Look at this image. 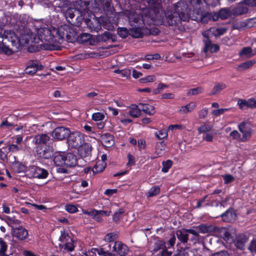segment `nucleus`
<instances>
[{
  "label": "nucleus",
  "mask_w": 256,
  "mask_h": 256,
  "mask_svg": "<svg viewBox=\"0 0 256 256\" xmlns=\"http://www.w3.org/2000/svg\"><path fill=\"white\" fill-rule=\"evenodd\" d=\"M98 96V90L97 92H91L87 93L86 96L89 100H96L97 96Z\"/></svg>",
  "instance_id": "obj_53"
},
{
  "label": "nucleus",
  "mask_w": 256,
  "mask_h": 256,
  "mask_svg": "<svg viewBox=\"0 0 256 256\" xmlns=\"http://www.w3.org/2000/svg\"><path fill=\"white\" fill-rule=\"evenodd\" d=\"M44 66L37 60H30L26 68L24 70L25 73L34 75L38 71L43 70Z\"/></svg>",
  "instance_id": "obj_10"
},
{
  "label": "nucleus",
  "mask_w": 256,
  "mask_h": 256,
  "mask_svg": "<svg viewBox=\"0 0 256 256\" xmlns=\"http://www.w3.org/2000/svg\"><path fill=\"white\" fill-rule=\"evenodd\" d=\"M176 234L178 240L182 243L185 244L188 240V233L186 229H182L176 231Z\"/></svg>",
  "instance_id": "obj_23"
},
{
  "label": "nucleus",
  "mask_w": 256,
  "mask_h": 256,
  "mask_svg": "<svg viewBox=\"0 0 256 256\" xmlns=\"http://www.w3.org/2000/svg\"><path fill=\"white\" fill-rule=\"evenodd\" d=\"M28 168L22 164H18L16 166V169L15 170L16 172L19 174H25L26 176V170Z\"/></svg>",
  "instance_id": "obj_50"
},
{
  "label": "nucleus",
  "mask_w": 256,
  "mask_h": 256,
  "mask_svg": "<svg viewBox=\"0 0 256 256\" xmlns=\"http://www.w3.org/2000/svg\"><path fill=\"white\" fill-rule=\"evenodd\" d=\"M140 106H141L140 108L141 112H144L149 116H152L156 112L154 107L152 105L147 104L140 103Z\"/></svg>",
  "instance_id": "obj_24"
},
{
  "label": "nucleus",
  "mask_w": 256,
  "mask_h": 256,
  "mask_svg": "<svg viewBox=\"0 0 256 256\" xmlns=\"http://www.w3.org/2000/svg\"><path fill=\"white\" fill-rule=\"evenodd\" d=\"M218 14L220 18L222 20H225L230 16V12L226 8L222 9Z\"/></svg>",
  "instance_id": "obj_39"
},
{
  "label": "nucleus",
  "mask_w": 256,
  "mask_h": 256,
  "mask_svg": "<svg viewBox=\"0 0 256 256\" xmlns=\"http://www.w3.org/2000/svg\"><path fill=\"white\" fill-rule=\"evenodd\" d=\"M166 144L164 142H157L156 146L155 153L156 157L161 156L164 154Z\"/></svg>",
  "instance_id": "obj_28"
},
{
  "label": "nucleus",
  "mask_w": 256,
  "mask_h": 256,
  "mask_svg": "<svg viewBox=\"0 0 256 256\" xmlns=\"http://www.w3.org/2000/svg\"><path fill=\"white\" fill-rule=\"evenodd\" d=\"M36 154L41 158L48 159L53 156L54 149L49 144L42 146L40 148H36Z\"/></svg>",
  "instance_id": "obj_15"
},
{
  "label": "nucleus",
  "mask_w": 256,
  "mask_h": 256,
  "mask_svg": "<svg viewBox=\"0 0 256 256\" xmlns=\"http://www.w3.org/2000/svg\"><path fill=\"white\" fill-rule=\"evenodd\" d=\"M76 39L80 43L88 44L90 46H94L98 42L96 37L88 33H84L80 34Z\"/></svg>",
  "instance_id": "obj_14"
},
{
  "label": "nucleus",
  "mask_w": 256,
  "mask_h": 256,
  "mask_svg": "<svg viewBox=\"0 0 256 256\" xmlns=\"http://www.w3.org/2000/svg\"><path fill=\"white\" fill-rule=\"evenodd\" d=\"M208 2L204 0H190L188 6L180 1L174 6L173 20L168 17L170 25L176 24L180 20H188L190 18L192 20H201L205 22V18H208L216 21L219 18L218 13H208L205 12Z\"/></svg>",
  "instance_id": "obj_2"
},
{
  "label": "nucleus",
  "mask_w": 256,
  "mask_h": 256,
  "mask_svg": "<svg viewBox=\"0 0 256 256\" xmlns=\"http://www.w3.org/2000/svg\"><path fill=\"white\" fill-rule=\"evenodd\" d=\"M196 104L194 102H191L188 104L180 108L179 112L182 114H186L192 112L196 107Z\"/></svg>",
  "instance_id": "obj_27"
},
{
  "label": "nucleus",
  "mask_w": 256,
  "mask_h": 256,
  "mask_svg": "<svg viewBox=\"0 0 256 256\" xmlns=\"http://www.w3.org/2000/svg\"><path fill=\"white\" fill-rule=\"evenodd\" d=\"M113 252L116 256H126L129 252L128 246L120 241L116 242L112 246Z\"/></svg>",
  "instance_id": "obj_12"
},
{
  "label": "nucleus",
  "mask_w": 256,
  "mask_h": 256,
  "mask_svg": "<svg viewBox=\"0 0 256 256\" xmlns=\"http://www.w3.org/2000/svg\"><path fill=\"white\" fill-rule=\"evenodd\" d=\"M14 237L20 240H26L28 237V230L22 226H20L12 230Z\"/></svg>",
  "instance_id": "obj_16"
},
{
  "label": "nucleus",
  "mask_w": 256,
  "mask_h": 256,
  "mask_svg": "<svg viewBox=\"0 0 256 256\" xmlns=\"http://www.w3.org/2000/svg\"><path fill=\"white\" fill-rule=\"evenodd\" d=\"M4 220L12 228V229L20 226L21 222L20 220L15 218L14 217L10 216H6Z\"/></svg>",
  "instance_id": "obj_25"
},
{
  "label": "nucleus",
  "mask_w": 256,
  "mask_h": 256,
  "mask_svg": "<svg viewBox=\"0 0 256 256\" xmlns=\"http://www.w3.org/2000/svg\"><path fill=\"white\" fill-rule=\"evenodd\" d=\"M226 87V84L223 82H216L213 88L210 93V95H215L219 94L222 90Z\"/></svg>",
  "instance_id": "obj_26"
},
{
  "label": "nucleus",
  "mask_w": 256,
  "mask_h": 256,
  "mask_svg": "<svg viewBox=\"0 0 256 256\" xmlns=\"http://www.w3.org/2000/svg\"><path fill=\"white\" fill-rule=\"evenodd\" d=\"M87 25L89 26L90 28L92 30L98 32L101 28V25L100 23L96 20H94V22H95V25L93 24V23H91L90 24L89 22H87Z\"/></svg>",
  "instance_id": "obj_40"
},
{
  "label": "nucleus",
  "mask_w": 256,
  "mask_h": 256,
  "mask_svg": "<svg viewBox=\"0 0 256 256\" xmlns=\"http://www.w3.org/2000/svg\"><path fill=\"white\" fill-rule=\"evenodd\" d=\"M124 212V211L122 209H120L118 212H114L113 215V220L114 221L117 222L120 220L122 218V214Z\"/></svg>",
  "instance_id": "obj_52"
},
{
  "label": "nucleus",
  "mask_w": 256,
  "mask_h": 256,
  "mask_svg": "<svg viewBox=\"0 0 256 256\" xmlns=\"http://www.w3.org/2000/svg\"><path fill=\"white\" fill-rule=\"evenodd\" d=\"M176 238L175 234H174V232H172V233H171L170 234V239L168 240V243H167L168 245V248H169L170 247H172L176 243Z\"/></svg>",
  "instance_id": "obj_46"
},
{
  "label": "nucleus",
  "mask_w": 256,
  "mask_h": 256,
  "mask_svg": "<svg viewBox=\"0 0 256 256\" xmlns=\"http://www.w3.org/2000/svg\"><path fill=\"white\" fill-rule=\"evenodd\" d=\"M70 134V130L65 127L60 126L56 128L52 132V136L54 139L62 140L68 138Z\"/></svg>",
  "instance_id": "obj_13"
},
{
  "label": "nucleus",
  "mask_w": 256,
  "mask_h": 256,
  "mask_svg": "<svg viewBox=\"0 0 256 256\" xmlns=\"http://www.w3.org/2000/svg\"><path fill=\"white\" fill-rule=\"evenodd\" d=\"M8 150L10 152H16L21 150L16 144H10L8 146Z\"/></svg>",
  "instance_id": "obj_57"
},
{
  "label": "nucleus",
  "mask_w": 256,
  "mask_h": 256,
  "mask_svg": "<svg viewBox=\"0 0 256 256\" xmlns=\"http://www.w3.org/2000/svg\"><path fill=\"white\" fill-rule=\"evenodd\" d=\"M106 166V164L104 160L98 161L92 170L94 174L100 172L104 170Z\"/></svg>",
  "instance_id": "obj_29"
},
{
  "label": "nucleus",
  "mask_w": 256,
  "mask_h": 256,
  "mask_svg": "<svg viewBox=\"0 0 256 256\" xmlns=\"http://www.w3.org/2000/svg\"><path fill=\"white\" fill-rule=\"evenodd\" d=\"M222 176L225 184L231 182L234 180V177L230 174H226Z\"/></svg>",
  "instance_id": "obj_62"
},
{
  "label": "nucleus",
  "mask_w": 256,
  "mask_h": 256,
  "mask_svg": "<svg viewBox=\"0 0 256 256\" xmlns=\"http://www.w3.org/2000/svg\"><path fill=\"white\" fill-rule=\"evenodd\" d=\"M223 238L228 243H232L234 242V238L228 231H224L223 234Z\"/></svg>",
  "instance_id": "obj_45"
},
{
  "label": "nucleus",
  "mask_w": 256,
  "mask_h": 256,
  "mask_svg": "<svg viewBox=\"0 0 256 256\" xmlns=\"http://www.w3.org/2000/svg\"><path fill=\"white\" fill-rule=\"evenodd\" d=\"M248 238L244 234H240L237 236L236 240H234V242L236 247L239 249H243L246 242L248 241Z\"/></svg>",
  "instance_id": "obj_20"
},
{
  "label": "nucleus",
  "mask_w": 256,
  "mask_h": 256,
  "mask_svg": "<svg viewBox=\"0 0 256 256\" xmlns=\"http://www.w3.org/2000/svg\"><path fill=\"white\" fill-rule=\"evenodd\" d=\"M229 109L228 108H220L218 110H214L212 113L215 116H218L228 111Z\"/></svg>",
  "instance_id": "obj_61"
},
{
  "label": "nucleus",
  "mask_w": 256,
  "mask_h": 256,
  "mask_svg": "<svg viewBox=\"0 0 256 256\" xmlns=\"http://www.w3.org/2000/svg\"><path fill=\"white\" fill-rule=\"evenodd\" d=\"M59 240L60 242L59 244L60 248L66 250L70 252H72L74 250V246L72 240L64 231L60 232V236Z\"/></svg>",
  "instance_id": "obj_7"
},
{
  "label": "nucleus",
  "mask_w": 256,
  "mask_h": 256,
  "mask_svg": "<svg viewBox=\"0 0 256 256\" xmlns=\"http://www.w3.org/2000/svg\"><path fill=\"white\" fill-rule=\"evenodd\" d=\"M118 35L122 38H125L129 34V31L126 28H119L118 30Z\"/></svg>",
  "instance_id": "obj_49"
},
{
  "label": "nucleus",
  "mask_w": 256,
  "mask_h": 256,
  "mask_svg": "<svg viewBox=\"0 0 256 256\" xmlns=\"http://www.w3.org/2000/svg\"><path fill=\"white\" fill-rule=\"evenodd\" d=\"M82 10H84V8H80L78 9V10L75 8H68L66 12V18H70L72 20L74 18L76 12L79 13L80 11Z\"/></svg>",
  "instance_id": "obj_35"
},
{
  "label": "nucleus",
  "mask_w": 256,
  "mask_h": 256,
  "mask_svg": "<svg viewBox=\"0 0 256 256\" xmlns=\"http://www.w3.org/2000/svg\"><path fill=\"white\" fill-rule=\"evenodd\" d=\"M146 58L147 60H158L160 58V56L158 54H148L146 56Z\"/></svg>",
  "instance_id": "obj_60"
},
{
  "label": "nucleus",
  "mask_w": 256,
  "mask_h": 256,
  "mask_svg": "<svg viewBox=\"0 0 256 256\" xmlns=\"http://www.w3.org/2000/svg\"><path fill=\"white\" fill-rule=\"evenodd\" d=\"M104 50V49H102ZM118 51L116 49H112L111 50H100L98 52H92L88 53H82L77 56L78 58L84 59L87 58H104L114 53L118 52Z\"/></svg>",
  "instance_id": "obj_6"
},
{
  "label": "nucleus",
  "mask_w": 256,
  "mask_h": 256,
  "mask_svg": "<svg viewBox=\"0 0 256 256\" xmlns=\"http://www.w3.org/2000/svg\"><path fill=\"white\" fill-rule=\"evenodd\" d=\"M114 72L120 75L122 78H128L130 76L131 71L130 70L125 68L123 70H114Z\"/></svg>",
  "instance_id": "obj_33"
},
{
  "label": "nucleus",
  "mask_w": 256,
  "mask_h": 256,
  "mask_svg": "<svg viewBox=\"0 0 256 256\" xmlns=\"http://www.w3.org/2000/svg\"><path fill=\"white\" fill-rule=\"evenodd\" d=\"M172 164V162L171 160H168L166 162H162V171L164 172H167L169 169L171 168Z\"/></svg>",
  "instance_id": "obj_38"
},
{
  "label": "nucleus",
  "mask_w": 256,
  "mask_h": 256,
  "mask_svg": "<svg viewBox=\"0 0 256 256\" xmlns=\"http://www.w3.org/2000/svg\"><path fill=\"white\" fill-rule=\"evenodd\" d=\"M80 156L82 158H86L91 154L92 146L90 144L84 143L82 146L78 148Z\"/></svg>",
  "instance_id": "obj_18"
},
{
  "label": "nucleus",
  "mask_w": 256,
  "mask_h": 256,
  "mask_svg": "<svg viewBox=\"0 0 256 256\" xmlns=\"http://www.w3.org/2000/svg\"><path fill=\"white\" fill-rule=\"evenodd\" d=\"M188 234H190L193 235V237L192 238V240L197 242L200 239L199 230L197 229V226L194 227V228L186 229Z\"/></svg>",
  "instance_id": "obj_34"
},
{
  "label": "nucleus",
  "mask_w": 256,
  "mask_h": 256,
  "mask_svg": "<svg viewBox=\"0 0 256 256\" xmlns=\"http://www.w3.org/2000/svg\"><path fill=\"white\" fill-rule=\"evenodd\" d=\"M48 175V172L46 170L36 166H30L26 170V176L29 178L44 179Z\"/></svg>",
  "instance_id": "obj_5"
},
{
  "label": "nucleus",
  "mask_w": 256,
  "mask_h": 256,
  "mask_svg": "<svg viewBox=\"0 0 256 256\" xmlns=\"http://www.w3.org/2000/svg\"><path fill=\"white\" fill-rule=\"evenodd\" d=\"M68 142L69 146L78 149L84 144V136L79 132L70 134Z\"/></svg>",
  "instance_id": "obj_8"
},
{
  "label": "nucleus",
  "mask_w": 256,
  "mask_h": 256,
  "mask_svg": "<svg viewBox=\"0 0 256 256\" xmlns=\"http://www.w3.org/2000/svg\"><path fill=\"white\" fill-rule=\"evenodd\" d=\"M160 192V188L158 186H154L152 187L146 194L148 197H152L158 194Z\"/></svg>",
  "instance_id": "obj_36"
},
{
  "label": "nucleus",
  "mask_w": 256,
  "mask_h": 256,
  "mask_svg": "<svg viewBox=\"0 0 256 256\" xmlns=\"http://www.w3.org/2000/svg\"><path fill=\"white\" fill-rule=\"evenodd\" d=\"M116 238V235L114 233H109L107 234L104 238V240L106 242H112Z\"/></svg>",
  "instance_id": "obj_58"
},
{
  "label": "nucleus",
  "mask_w": 256,
  "mask_h": 256,
  "mask_svg": "<svg viewBox=\"0 0 256 256\" xmlns=\"http://www.w3.org/2000/svg\"><path fill=\"white\" fill-rule=\"evenodd\" d=\"M239 108L242 110H244L246 107L248 108L247 100H239L238 102Z\"/></svg>",
  "instance_id": "obj_59"
},
{
  "label": "nucleus",
  "mask_w": 256,
  "mask_h": 256,
  "mask_svg": "<svg viewBox=\"0 0 256 256\" xmlns=\"http://www.w3.org/2000/svg\"><path fill=\"white\" fill-rule=\"evenodd\" d=\"M32 144L36 146V148H40L49 144L52 140L50 136L46 134H40L32 136Z\"/></svg>",
  "instance_id": "obj_9"
},
{
  "label": "nucleus",
  "mask_w": 256,
  "mask_h": 256,
  "mask_svg": "<svg viewBox=\"0 0 256 256\" xmlns=\"http://www.w3.org/2000/svg\"><path fill=\"white\" fill-rule=\"evenodd\" d=\"M155 136L158 140H161L166 137L168 134L164 130H160L156 132Z\"/></svg>",
  "instance_id": "obj_56"
},
{
  "label": "nucleus",
  "mask_w": 256,
  "mask_h": 256,
  "mask_svg": "<svg viewBox=\"0 0 256 256\" xmlns=\"http://www.w3.org/2000/svg\"><path fill=\"white\" fill-rule=\"evenodd\" d=\"M100 140L102 144L106 147H110L114 144V136L109 134H102Z\"/></svg>",
  "instance_id": "obj_21"
},
{
  "label": "nucleus",
  "mask_w": 256,
  "mask_h": 256,
  "mask_svg": "<svg viewBox=\"0 0 256 256\" xmlns=\"http://www.w3.org/2000/svg\"><path fill=\"white\" fill-rule=\"evenodd\" d=\"M204 91V88L202 87H198L190 89L188 90L187 92V95L188 96H194L198 94H200L202 92Z\"/></svg>",
  "instance_id": "obj_37"
},
{
  "label": "nucleus",
  "mask_w": 256,
  "mask_h": 256,
  "mask_svg": "<svg viewBox=\"0 0 256 256\" xmlns=\"http://www.w3.org/2000/svg\"><path fill=\"white\" fill-rule=\"evenodd\" d=\"M156 80V78L154 76H148L146 77L142 78L140 80V81L141 83H146V82H150L155 81Z\"/></svg>",
  "instance_id": "obj_44"
},
{
  "label": "nucleus",
  "mask_w": 256,
  "mask_h": 256,
  "mask_svg": "<svg viewBox=\"0 0 256 256\" xmlns=\"http://www.w3.org/2000/svg\"><path fill=\"white\" fill-rule=\"evenodd\" d=\"M256 62L254 60H250L246 61L244 63L238 65L236 68L237 70H244L249 68L251 67L253 64H254Z\"/></svg>",
  "instance_id": "obj_32"
},
{
  "label": "nucleus",
  "mask_w": 256,
  "mask_h": 256,
  "mask_svg": "<svg viewBox=\"0 0 256 256\" xmlns=\"http://www.w3.org/2000/svg\"><path fill=\"white\" fill-rule=\"evenodd\" d=\"M227 30L225 27H214L202 33L204 37V42L205 44L204 48H219L216 44H212L209 38L212 36L218 37L224 34Z\"/></svg>",
  "instance_id": "obj_4"
},
{
  "label": "nucleus",
  "mask_w": 256,
  "mask_h": 256,
  "mask_svg": "<svg viewBox=\"0 0 256 256\" xmlns=\"http://www.w3.org/2000/svg\"><path fill=\"white\" fill-rule=\"evenodd\" d=\"M238 128L239 130L242 134L241 141L244 142L250 139L252 136V128L250 124L248 122H244L238 124Z\"/></svg>",
  "instance_id": "obj_11"
},
{
  "label": "nucleus",
  "mask_w": 256,
  "mask_h": 256,
  "mask_svg": "<svg viewBox=\"0 0 256 256\" xmlns=\"http://www.w3.org/2000/svg\"><path fill=\"white\" fill-rule=\"evenodd\" d=\"M212 128V126L210 125H202L198 128V131L199 132L206 133V132L210 130Z\"/></svg>",
  "instance_id": "obj_51"
},
{
  "label": "nucleus",
  "mask_w": 256,
  "mask_h": 256,
  "mask_svg": "<svg viewBox=\"0 0 256 256\" xmlns=\"http://www.w3.org/2000/svg\"><path fill=\"white\" fill-rule=\"evenodd\" d=\"M92 217L94 220H96L98 222H101L102 220V218L101 214L99 213L98 210H96L95 209H92Z\"/></svg>",
  "instance_id": "obj_42"
},
{
  "label": "nucleus",
  "mask_w": 256,
  "mask_h": 256,
  "mask_svg": "<svg viewBox=\"0 0 256 256\" xmlns=\"http://www.w3.org/2000/svg\"><path fill=\"white\" fill-rule=\"evenodd\" d=\"M220 216L224 221L232 222L235 220L236 214L234 210L230 208L224 212Z\"/></svg>",
  "instance_id": "obj_19"
},
{
  "label": "nucleus",
  "mask_w": 256,
  "mask_h": 256,
  "mask_svg": "<svg viewBox=\"0 0 256 256\" xmlns=\"http://www.w3.org/2000/svg\"><path fill=\"white\" fill-rule=\"evenodd\" d=\"M248 11V9L246 7L244 6H240L236 8L235 10V12L237 14H243L246 13Z\"/></svg>",
  "instance_id": "obj_48"
},
{
  "label": "nucleus",
  "mask_w": 256,
  "mask_h": 256,
  "mask_svg": "<svg viewBox=\"0 0 256 256\" xmlns=\"http://www.w3.org/2000/svg\"><path fill=\"white\" fill-rule=\"evenodd\" d=\"M8 249V245L2 238H0V254H6Z\"/></svg>",
  "instance_id": "obj_41"
},
{
  "label": "nucleus",
  "mask_w": 256,
  "mask_h": 256,
  "mask_svg": "<svg viewBox=\"0 0 256 256\" xmlns=\"http://www.w3.org/2000/svg\"><path fill=\"white\" fill-rule=\"evenodd\" d=\"M136 2H145L148 3V6L150 7L142 10V16L136 13L130 12L128 16L129 22L132 26L134 27L129 30L130 34L134 38H138L142 37L144 35L148 34H157L158 30L157 28H154L149 30L145 28L140 27V24L144 22L152 20L155 25L161 24L164 22L166 18L168 23V17L173 20L174 12L172 14L169 12L164 13L160 6L161 0H134Z\"/></svg>",
  "instance_id": "obj_1"
},
{
  "label": "nucleus",
  "mask_w": 256,
  "mask_h": 256,
  "mask_svg": "<svg viewBox=\"0 0 256 256\" xmlns=\"http://www.w3.org/2000/svg\"><path fill=\"white\" fill-rule=\"evenodd\" d=\"M248 249L251 252L256 253V240H252L250 242Z\"/></svg>",
  "instance_id": "obj_64"
},
{
  "label": "nucleus",
  "mask_w": 256,
  "mask_h": 256,
  "mask_svg": "<svg viewBox=\"0 0 256 256\" xmlns=\"http://www.w3.org/2000/svg\"><path fill=\"white\" fill-rule=\"evenodd\" d=\"M54 162L57 166H65L64 154H58L54 156Z\"/></svg>",
  "instance_id": "obj_30"
},
{
  "label": "nucleus",
  "mask_w": 256,
  "mask_h": 256,
  "mask_svg": "<svg viewBox=\"0 0 256 256\" xmlns=\"http://www.w3.org/2000/svg\"><path fill=\"white\" fill-rule=\"evenodd\" d=\"M248 108H256V100L254 98H250L247 100Z\"/></svg>",
  "instance_id": "obj_63"
},
{
  "label": "nucleus",
  "mask_w": 256,
  "mask_h": 256,
  "mask_svg": "<svg viewBox=\"0 0 256 256\" xmlns=\"http://www.w3.org/2000/svg\"><path fill=\"white\" fill-rule=\"evenodd\" d=\"M65 208L66 210L70 213H74L78 210V208L72 204H66Z\"/></svg>",
  "instance_id": "obj_54"
},
{
  "label": "nucleus",
  "mask_w": 256,
  "mask_h": 256,
  "mask_svg": "<svg viewBox=\"0 0 256 256\" xmlns=\"http://www.w3.org/2000/svg\"><path fill=\"white\" fill-rule=\"evenodd\" d=\"M141 110H130L128 112V114L132 118H136L140 115Z\"/></svg>",
  "instance_id": "obj_55"
},
{
  "label": "nucleus",
  "mask_w": 256,
  "mask_h": 256,
  "mask_svg": "<svg viewBox=\"0 0 256 256\" xmlns=\"http://www.w3.org/2000/svg\"><path fill=\"white\" fill-rule=\"evenodd\" d=\"M104 115L101 112H95L92 115V119L94 121H101L104 118Z\"/></svg>",
  "instance_id": "obj_43"
},
{
  "label": "nucleus",
  "mask_w": 256,
  "mask_h": 256,
  "mask_svg": "<svg viewBox=\"0 0 256 256\" xmlns=\"http://www.w3.org/2000/svg\"><path fill=\"white\" fill-rule=\"evenodd\" d=\"M216 227L212 224H202L197 226V229L198 230L200 233L206 234L214 232L216 230Z\"/></svg>",
  "instance_id": "obj_22"
},
{
  "label": "nucleus",
  "mask_w": 256,
  "mask_h": 256,
  "mask_svg": "<svg viewBox=\"0 0 256 256\" xmlns=\"http://www.w3.org/2000/svg\"><path fill=\"white\" fill-rule=\"evenodd\" d=\"M165 247V242L162 240H156L154 243L152 252H156L160 250H164Z\"/></svg>",
  "instance_id": "obj_31"
},
{
  "label": "nucleus",
  "mask_w": 256,
  "mask_h": 256,
  "mask_svg": "<svg viewBox=\"0 0 256 256\" xmlns=\"http://www.w3.org/2000/svg\"><path fill=\"white\" fill-rule=\"evenodd\" d=\"M83 161L82 158H76V156L72 153L64 154L65 166L68 167H72L76 166L78 162Z\"/></svg>",
  "instance_id": "obj_17"
},
{
  "label": "nucleus",
  "mask_w": 256,
  "mask_h": 256,
  "mask_svg": "<svg viewBox=\"0 0 256 256\" xmlns=\"http://www.w3.org/2000/svg\"><path fill=\"white\" fill-rule=\"evenodd\" d=\"M62 27L56 28H41L38 30V36L41 41L47 42L46 44L48 46H52L54 48H59L57 44L62 42L65 34L62 32Z\"/></svg>",
  "instance_id": "obj_3"
},
{
  "label": "nucleus",
  "mask_w": 256,
  "mask_h": 256,
  "mask_svg": "<svg viewBox=\"0 0 256 256\" xmlns=\"http://www.w3.org/2000/svg\"><path fill=\"white\" fill-rule=\"evenodd\" d=\"M190 254H192V252L188 249H183L178 251L173 256H190Z\"/></svg>",
  "instance_id": "obj_47"
}]
</instances>
